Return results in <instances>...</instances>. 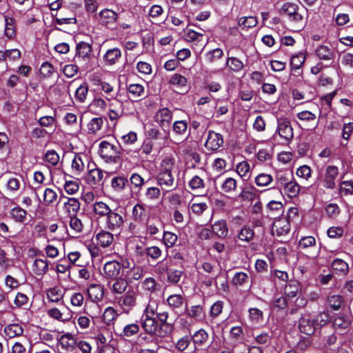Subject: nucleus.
I'll list each match as a JSON object with an SVG mask.
<instances>
[{"label": "nucleus", "mask_w": 353, "mask_h": 353, "mask_svg": "<svg viewBox=\"0 0 353 353\" xmlns=\"http://www.w3.org/2000/svg\"><path fill=\"white\" fill-rule=\"evenodd\" d=\"M156 121L164 132V138H169L172 112L167 108L159 109L156 114Z\"/></svg>", "instance_id": "nucleus-6"}, {"label": "nucleus", "mask_w": 353, "mask_h": 353, "mask_svg": "<svg viewBox=\"0 0 353 353\" xmlns=\"http://www.w3.org/2000/svg\"><path fill=\"white\" fill-rule=\"evenodd\" d=\"M103 176V172L99 168H94L89 171L86 179L90 185H99Z\"/></svg>", "instance_id": "nucleus-34"}, {"label": "nucleus", "mask_w": 353, "mask_h": 353, "mask_svg": "<svg viewBox=\"0 0 353 353\" xmlns=\"http://www.w3.org/2000/svg\"><path fill=\"white\" fill-rule=\"evenodd\" d=\"M121 57V51L119 48L108 49L103 55V61L107 65H114Z\"/></svg>", "instance_id": "nucleus-24"}, {"label": "nucleus", "mask_w": 353, "mask_h": 353, "mask_svg": "<svg viewBox=\"0 0 353 353\" xmlns=\"http://www.w3.org/2000/svg\"><path fill=\"white\" fill-rule=\"evenodd\" d=\"M224 143L223 137L221 134L213 130H209L208 139L205 143V148L210 151L216 152Z\"/></svg>", "instance_id": "nucleus-11"}, {"label": "nucleus", "mask_w": 353, "mask_h": 353, "mask_svg": "<svg viewBox=\"0 0 353 353\" xmlns=\"http://www.w3.org/2000/svg\"><path fill=\"white\" fill-rule=\"evenodd\" d=\"M178 240V236L176 234L171 232H164L163 236V241L165 245L169 248L174 245Z\"/></svg>", "instance_id": "nucleus-63"}, {"label": "nucleus", "mask_w": 353, "mask_h": 353, "mask_svg": "<svg viewBox=\"0 0 353 353\" xmlns=\"http://www.w3.org/2000/svg\"><path fill=\"white\" fill-rule=\"evenodd\" d=\"M331 267L336 273L346 274L349 271L348 264L341 259H335L331 263Z\"/></svg>", "instance_id": "nucleus-44"}, {"label": "nucleus", "mask_w": 353, "mask_h": 353, "mask_svg": "<svg viewBox=\"0 0 353 353\" xmlns=\"http://www.w3.org/2000/svg\"><path fill=\"white\" fill-rule=\"evenodd\" d=\"M11 216L18 222H23L26 218V211L20 207H15L10 212Z\"/></svg>", "instance_id": "nucleus-61"}, {"label": "nucleus", "mask_w": 353, "mask_h": 353, "mask_svg": "<svg viewBox=\"0 0 353 353\" xmlns=\"http://www.w3.org/2000/svg\"><path fill=\"white\" fill-rule=\"evenodd\" d=\"M166 302L173 312L176 314H179L182 310V307L185 302V297L183 294H171L167 298Z\"/></svg>", "instance_id": "nucleus-17"}, {"label": "nucleus", "mask_w": 353, "mask_h": 353, "mask_svg": "<svg viewBox=\"0 0 353 353\" xmlns=\"http://www.w3.org/2000/svg\"><path fill=\"white\" fill-rule=\"evenodd\" d=\"M101 24L110 29H114L118 14L110 9H103L99 12Z\"/></svg>", "instance_id": "nucleus-14"}, {"label": "nucleus", "mask_w": 353, "mask_h": 353, "mask_svg": "<svg viewBox=\"0 0 353 353\" xmlns=\"http://www.w3.org/2000/svg\"><path fill=\"white\" fill-rule=\"evenodd\" d=\"M185 310L190 317L197 321H201L205 317L203 307L201 305H192L190 308L186 306Z\"/></svg>", "instance_id": "nucleus-31"}, {"label": "nucleus", "mask_w": 353, "mask_h": 353, "mask_svg": "<svg viewBox=\"0 0 353 353\" xmlns=\"http://www.w3.org/2000/svg\"><path fill=\"white\" fill-rule=\"evenodd\" d=\"M13 265V261L7 257L5 250L0 248V268L6 271Z\"/></svg>", "instance_id": "nucleus-60"}, {"label": "nucleus", "mask_w": 353, "mask_h": 353, "mask_svg": "<svg viewBox=\"0 0 353 353\" xmlns=\"http://www.w3.org/2000/svg\"><path fill=\"white\" fill-rule=\"evenodd\" d=\"M237 187V182L236 179L232 177H228L223 181L221 189L225 193H230L236 190Z\"/></svg>", "instance_id": "nucleus-53"}, {"label": "nucleus", "mask_w": 353, "mask_h": 353, "mask_svg": "<svg viewBox=\"0 0 353 353\" xmlns=\"http://www.w3.org/2000/svg\"><path fill=\"white\" fill-rule=\"evenodd\" d=\"M140 325L145 333L152 337L151 341L159 344L163 339H165L159 330L158 321L155 317H150L148 314H142L140 319Z\"/></svg>", "instance_id": "nucleus-4"}, {"label": "nucleus", "mask_w": 353, "mask_h": 353, "mask_svg": "<svg viewBox=\"0 0 353 353\" xmlns=\"http://www.w3.org/2000/svg\"><path fill=\"white\" fill-rule=\"evenodd\" d=\"M276 132L281 138L290 141L294 137V131L290 121L287 118L277 119Z\"/></svg>", "instance_id": "nucleus-10"}, {"label": "nucleus", "mask_w": 353, "mask_h": 353, "mask_svg": "<svg viewBox=\"0 0 353 353\" xmlns=\"http://www.w3.org/2000/svg\"><path fill=\"white\" fill-rule=\"evenodd\" d=\"M99 152L106 163L117 164L121 161L122 148L119 144L115 145L107 141H103L99 143Z\"/></svg>", "instance_id": "nucleus-3"}, {"label": "nucleus", "mask_w": 353, "mask_h": 353, "mask_svg": "<svg viewBox=\"0 0 353 353\" xmlns=\"http://www.w3.org/2000/svg\"><path fill=\"white\" fill-rule=\"evenodd\" d=\"M88 91L89 88L88 83H82L75 91V100L79 103H83L88 96Z\"/></svg>", "instance_id": "nucleus-46"}, {"label": "nucleus", "mask_w": 353, "mask_h": 353, "mask_svg": "<svg viewBox=\"0 0 353 353\" xmlns=\"http://www.w3.org/2000/svg\"><path fill=\"white\" fill-rule=\"evenodd\" d=\"M255 342L265 347H268L271 345L272 336L270 333L261 332L260 333L255 332L253 334Z\"/></svg>", "instance_id": "nucleus-36"}, {"label": "nucleus", "mask_w": 353, "mask_h": 353, "mask_svg": "<svg viewBox=\"0 0 353 353\" xmlns=\"http://www.w3.org/2000/svg\"><path fill=\"white\" fill-rule=\"evenodd\" d=\"M70 227L75 233H81L83 232V225L81 221L77 216V215L70 216Z\"/></svg>", "instance_id": "nucleus-64"}, {"label": "nucleus", "mask_w": 353, "mask_h": 353, "mask_svg": "<svg viewBox=\"0 0 353 353\" xmlns=\"http://www.w3.org/2000/svg\"><path fill=\"white\" fill-rule=\"evenodd\" d=\"M103 125V120L101 117H95L92 119L88 123V130L89 134H96L101 130Z\"/></svg>", "instance_id": "nucleus-48"}, {"label": "nucleus", "mask_w": 353, "mask_h": 353, "mask_svg": "<svg viewBox=\"0 0 353 353\" xmlns=\"http://www.w3.org/2000/svg\"><path fill=\"white\" fill-rule=\"evenodd\" d=\"M301 186L299 183L294 179H291V181L283 187L284 192L290 197L294 198L298 196L300 192Z\"/></svg>", "instance_id": "nucleus-38"}, {"label": "nucleus", "mask_w": 353, "mask_h": 353, "mask_svg": "<svg viewBox=\"0 0 353 353\" xmlns=\"http://www.w3.org/2000/svg\"><path fill=\"white\" fill-rule=\"evenodd\" d=\"M288 296L284 295L274 296L272 301V305L277 310H283L287 308L288 305Z\"/></svg>", "instance_id": "nucleus-45"}, {"label": "nucleus", "mask_w": 353, "mask_h": 353, "mask_svg": "<svg viewBox=\"0 0 353 353\" xmlns=\"http://www.w3.org/2000/svg\"><path fill=\"white\" fill-rule=\"evenodd\" d=\"M118 316L117 312L113 307H108L103 312V321L107 325H114Z\"/></svg>", "instance_id": "nucleus-41"}, {"label": "nucleus", "mask_w": 353, "mask_h": 353, "mask_svg": "<svg viewBox=\"0 0 353 353\" xmlns=\"http://www.w3.org/2000/svg\"><path fill=\"white\" fill-rule=\"evenodd\" d=\"M290 230L289 221L286 218H280L274 221L272 225V232H276L278 236L285 235Z\"/></svg>", "instance_id": "nucleus-19"}, {"label": "nucleus", "mask_w": 353, "mask_h": 353, "mask_svg": "<svg viewBox=\"0 0 353 353\" xmlns=\"http://www.w3.org/2000/svg\"><path fill=\"white\" fill-rule=\"evenodd\" d=\"M316 54L320 59L328 61L332 59L334 52L328 46L321 45L316 49Z\"/></svg>", "instance_id": "nucleus-40"}, {"label": "nucleus", "mask_w": 353, "mask_h": 353, "mask_svg": "<svg viewBox=\"0 0 353 353\" xmlns=\"http://www.w3.org/2000/svg\"><path fill=\"white\" fill-rule=\"evenodd\" d=\"M190 339L194 343V349L197 350L207 342L208 334L204 329L201 328L195 332L192 336H190Z\"/></svg>", "instance_id": "nucleus-28"}, {"label": "nucleus", "mask_w": 353, "mask_h": 353, "mask_svg": "<svg viewBox=\"0 0 353 353\" xmlns=\"http://www.w3.org/2000/svg\"><path fill=\"white\" fill-rule=\"evenodd\" d=\"M352 320L345 314H339L334 316L332 326L336 330L345 332L351 325Z\"/></svg>", "instance_id": "nucleus-15"}, {"label": "nucleus", "mask_w": 353, "mask_h": 353, "mask_svg": "<svg viewBox=\"0 0 353 353\" xmlns=\"http://www.w3.org/2000/svg\"><path fill=\"white\" fill-rule=\"evenodd\" d=\"M97 243L103 248L110 246L114 240L113 234L109 230H101L96 235Z\"/></svg>", "instance_id": "nucleus-27"}, {"label": "nucleus", "mask_w": 353, "mask_h": 353, "mask_svg": "<svg viewBox=\"0 0 353 353\" xmlns=\"http://www.w3.org/2000/svg\"><path fill=\"white\" fill-rule=\"evenodd\" d=\"M140 327L137 323H130L124 326L123 331L119 334L123 338H130L139 333Z\"/></svg>", "instance_id": "nucleus-43"}, {"label": "nucleus", "mask_w": 353, "mask_h": 353, "mask_svg": "<svg viewBox=\"0 0 353 353\" xmlns=\"http://www.w3.org/2000/svg\"><path fill=\"white\" fill-rule=\"evenodd\" d=\"M65 207L67 209L70 216L77 215V212L80 209V203L77 199L68 198V201L64 203Z\"/></svg>", "instance_id": "nucleus-47"}, {"label": "nucleus", "mask_w": 353, "mask_h": 353, "mask_svg": "<svg viewBox=\"0 0 353 353\" xmlns=\"http://www.w3.org/2000/svg\"><path fill=\"white\" fill-rule=\"evenodd\" d=\"M224 55L223 51L219 48L210 50L205 54V59L208 63L213 64L218 60L223 58Z\"/></svg>", "instance_id": "nucleus-39"}, {"label": "nucleus", "mask_w": 353, "mask_h": 353, "mask_svg": "<svg viewBox=\"0 0 353 353\" xmlns=\"http://www.w3.org/2000/svg\"><path fill=\"white\" fill-rule=\"evenodd\" d=\"M128 183V179L124 176H115L112 179L111 185L115 191L120 192Z\"/></svg>", "instance_id": "nucleus-57"}, {"label": "nucleus", "mask_w": 353, "mask_h": 353, "mask_svg": "<svg viewBox=\"0 0 353 353\" xmlns=\"http://www.w3.org/2000/svg\"><path fill=\"white\" fill-rule=\"evenodd\" d=\"M47 297L50 302H59L63 298V294L59 289L50 288L47 291Z\"/></svg>", "instance_id": "nucleus-62"}, {"label": "nucleus", "mask_w": 353, "mask_h": 353, "mask_svg": "<svg viewBox=\"0 0 353 353\" xmlns=\"http://www.w3.org/2000/svg\"><path fill=\"white\" fill-rule=\"evenodd\" d=\"M296 117L305 123L303 128L305 130H313L318 126L319 121L316 120V115L310 111H301L297 113Z\"/></svg>", "instance_id": "nucleus-12"}, {"label": "nucleus", "mask_w": 353, "mask_h": 353, "mask_svg": "<svg viewBox=\"0 0 353 353\" xmlns=\"http://www.w3.org/2000/svg\"><path fill=\"white\" fill-rule=\"evenodd\" d=\"M61 345L68 350L72 349L77 345V341L70 333L62 335L59 339Z\"/></svg>", "instance_id": "nucleus-50"}, {"label": "nucleus", "mask_w": 353, "mask_h": 353, "mask_svg": "<svg viewBox=\"0 0 353 353\" xmlns=\"http://www.w3.org/2000/svg\"><path fill=\"white\" fill-rule=\"evenodd\" d=\"M87 293L92 302L98 303L102 301L104 296V288L101 284L92 283L88 286Z\"/></svg>", "instance_id": "nucleus-16"}, {"label": "nucleus", "mask_w": 353, "mask_h": 353, "mask_svg": "<svg viewBox=\"0 0 353 353\" xmlns=\"http://www.w3.org/2000/svg\"><path fill=\"white\" fill-rule=\"evenodd\" d=\"M23 332V329L19 323L8 324L3 329L4 334L10 339L21 336Z\"/></svg>", "instance_id": "nucleus-33"}, {"label": "nucleus", "mask_w": 353, "mask_h": 353, "mask_svg": "<svg viewBox=\"0 0 353 353\" xmlns=\"http://www.w3.org/2000/svg\"><path fill=\"white\" fill-rule=\"evenodd\" d=\"M276 184L279 190L280 193L281 192V188L286 185L291 179H294V175L292 170H284L278 171L275 175Z\"/></svg>", "instance_id": "nucleus-20"}, {"label": "nucleus", "mask_w": 353, "mask_h": 353, "mask_svg": "<svg viewBox=\"0 0 353 353\" xmlns=\"http://www.w3.org/2000/svg\"><path fill=\"white\" fill-rule=\"evenodd\" d=\"M148 181H145L144 179L137 173L132 174L130 177L131 191L137 195L141 190L143 185L148 183Z\"/></svg>", "instance_id": "nucleus-29"}, {"label": "nucleus", "mask_w": 353, "mask_h": 353, "mask_svg": "<svg viewBox=\"0 0 353 353\" xmlns=\"http://www.w3.org/2000/svg\"><path fill=\"white\" fill-rule=\"evenodd\" d=\"M103 276L108 280L117 279L121 274L119 261L112 260L107 261L103 268Z\"/></svg>", "instance_id": "nucleus-13"}, {"label": "nucleus", "mask_w": 353, "mask_h": 353, "mask_svg": "<svg viewBox=\"0 0 353 353\" xmlns=\"http://www.w3.org/2000/svg\"><path fill=\"white\" fill-rule=\"evenodd\" d=\"M132 218L136 222H143L147 219L145 208L143 204L137 203L132 208Z\"/></svg>", "instance_id": "nucleus-35"}, {"label": "nucleus", "mask_w": 353, "mask_h": 353, "mask_svg": "<svg viewBox=\"0 0 353 353\" xmlns=\"http://www.w3.org/2000/svg\"><path fill=\"white\" fill-rule=\"evenodd\" d=\"M330 321L327 312H320L314 317L310 313L302 314L298 321V329L300 332L307 336H312L317 330L325 326Z\"/></svg>", "instance_id": "nucleus-1"}, {"label": "nucleus", "mask_w": 353, "mask_h": 353, "mask_svg": "<svg viewBox=\"0 0 353 353\" xmlns=\"http://www.w3.org/2000/svg\"><path fill=\"white\" fill-rule=\"evenodd\" d=\"M343 301V297L339 294L330 295L327 297V303L334 310H339Z\"/></svg>", "instance_id": "nucleus-54"}, {"label": "nucleus", "mask_w": 353, "mask_h": 353, "mask_svg": "<svg viewBox=\"0 0 353 353\" xmlns=\"http://www.w3.org/2000/svg\"><path fill=\"white\" fill-rule=\"evenodd\" d=\"M256 191L257 190L254 185H246L241 188L238 199L241 201H252L256 198Z\"/></svg>", "instance_id": "nucleus-26"}, {"label": "nucleus", "mask_w": 353, "mask_h": 353, "mask_svg": "<svg viewBox=\"0 0 353 353\" xmlns=\"http://www.w3.org/2000/svg\"><path fill=\"white\" fill-rule=\"evenodd\" d=\"M14 22L12 17H5V34L9 39L13 38L16 34Z\"/></svg>", "instance_id": "nucleus-58"}, {"label": "nucleus", "mask_w": 353, "mask_h": 353, "mask_svg": "<svg viewBox=\"0 0 353 353\" xmlns=\"http://www.w3.org/2000/svg\"><path fill=\"white\" fill-rule=\"evenodd\" d=\"M156 316L160 332L163 334L165 338L170 337L174 332V325L168 321L169 313L166 311L157 312Z\"/></svg>", "instance_id": "nucleus-8"}, {"label": "nucleus", "mask_w": 353, "mask_h": 353, "mask_svg": "<svg viewBox=\"0 0 353 353\" xmlns=\"http://www.w3.org/2000/svg\"><path fill=\"white\" fill-rule=\"evenodd\" d=\"M280 14L287 16L288 20L292 22L303 21V14L300 11L299 6L292 2H285L280 10Z\"/></svg>", "instance_id": "nucleus-7"}, {"label": "nucleus", "mask_w": 353, "mask_h": 353, "mask_svg": "<svg viewBox=\"0 0 353 353\" xmlns=\"http://www.w3.org/2000/svg\"><path fill=\"white\" fill-rule=\"evenodd\" d=\"M339 174V169L335 165H329L326 168L324 186L326 188L334 189L336 187L335 179Z\"/></svg>", "instance_id": "nucleus-18"}, {"label": "nucleus", "mask_w": 353, "mask_h": 353, "mask_svg": "<svg viewBox=\"0 0 353 353\" xmlns=\"http://www.w3.org/2000/svg\"><path fill=\"white\" fill-rule=\"evenodd\" d=\"M301 291V283L295 279H291L287 282L284 288V294L288 298H294Z\"/></svg>", "instance_id": "nucleus-23"}, {"label": "nucleus", "mask_w": 353, "mask_h": 353, "mask_svg": "<svg viewBox=\"0 0 353 353\" xmlns=\"http://www.w3.org/2000/svg\"><path fill=\"white\" fill-rule=\"evenodd\" d=\"M305 61V56L303 53L293 55L290 60L291 70L296 72L300 69Z\"/></svg>", "instance_id": "nucleus-52"}, {"label": "nucleus", "mask_w": 353, "mask_h": 353, "mask_svg": "<svg viewBox=\"0 0 353 353\" xmlns=\"http://www.w3.org/2000/svg\"><path fill=\"white\" fill-rule=\"evenodd\" d=\"M174 165V160L170 157H165L163 159L160 170L156 176L157 184L161 187L162 190L164 188H169L166 192L173 190L174 185V176L172 174V170Z\"/></svg>", "instance_id": "nucleus-2"}, {"label": "nucleus", "mask_w": 353, "mask_h": 353, "mask_svg": "<svg viewBox=\"0 0 353 353\" xmlns=\"http://www.w3.org/2000/svg\"><path fill=\"white\" fill-rule=\"evenodd\" d=\"M226 66H228L230 69L234 72H239L243 68V62L236 57H228L226 63Z\"/></svg>", "instance_id": "nucleus-56"}, {"label": "nucleus", "mask_w": 353, "mask_h": 353, "mask_svg": "<svg viewBox=\"0 0 353 353\" xmlns=\"http://www.w3.org/2000/svg\"><path fill=\"white\" fill-rule=\"evenodd\" d=\"M119 303L121 305L127 307L129 309L133 307L136 305V294L134 291L132 290H128L121 297Z\"/></svg>", "instance_id": "nucleus-37"}, {"label": "nucleus", "mask_w": 353, "mask_h": 353, "mask_svg": "<svg viewBox=\"0 0 353 353\" xmlns=\"http://www.w3.org/2000/svg\"><path fill=\"white\" fill-rule=\"evenodd\" d=\"M169 83L179 89L178 92L180 94L186 93L188 91V80L181 74H173L170 77Z\"/></svg>", "instance_id": "nucleus-21"}, {"label": "nucleus", "mask_w": 353, "mask_h": 353, "mask_svg": "<svg viewBox=\"0 0 353 353\" xmlns=\"http://www.w3.org/2000/svg\"><path fill=\"white\" fill-rule=\"evenodd\" d=\"M63 89H64V86L61 85L51 86L48 92V100L51 103H61Z\"/></svg>", "instance_id": "nucleus-30"}, {"label": "nucleus", "mask_w": 353, "mask_h": 353, "mask_svg": "<svg viewBox=\"0 0 353 353\" xmlns=\"http://www.w3.org/2000/svg\"><path fill=\"white\" fill-rule=\"evenodd\" d=\"M92 46L85 41H80L76 46V54L74 60L76 62L85 61V64L92 58Z\"/></svg>", "instance_id": "nucleus-9"}, {"label": "nucleus", "mask_w": 353, "mask_h": 353, "mask_svg": "<svg viewBox=\"0 0 353 353\" xmlns=\"http://www.w3.org/2000/svg\"><path fill=\"white\" fill-rule=\"evenodd\" d=\"M213 233L220 239H225L228 235V227L225 219H220L212 225Z\"/></svg>", "instance_id": "nucleus-22"}, {"label": "nucleus", "mask_w": 353, "mask_h": 353, "mask_svg": "<svg viewBox=\"0 0 353 353\" xmlns=\"http://www.w3.org/2000/svg\"><path fill=\"white\" fill-rule=\"evenodd\" d=\"M273 181V177L272 175L261 173L259 174L254 179V182L258 187H265L268 185Z\"/></svg>", "instance_id": "nucleus-55"}, {"label": "nucleus", "mask_w": 353, "mask_h": 353, "mask_svg": "<svg viewBox=\"0 0 353 353\" xmlns=\"http://www.w3.org/2000/svg\"><path fill=\"white\" fill-rule=\"evenodd\" d=\"M254 232L250 225H244L240 230L238 237L241 241L250 242L254 238Z\"/></svg>", "instance_id": "nucleus-51"}, {"label": "nucleus", "mask_w": 353, "mask_h": 353, "mask_svg": "<svg viewBox=\"0 0 353 353\" xmlns=\"http://www.w3.org/2000/svg\"><path fill=\"white\" fill-rule=\"evenodd\" d=\"M112 281H114L112 284V291L114 294H123L130 283L127 281L125 277L118 276L117 279H111Z\"/></svg>", "instance_id": "nucleus-32"}, {"label": "nucleus", "mask_w": 353, "mask_h": 353, "mask_svg": "<svg viewBox=\"0 0 353 353\" xmlns=\"http://www.w3.org/2000/svg\"><path fill=\"white\" fill-rule=\"evenodd\" d=\"M188 129V122L185 120H179L173 123L172 130L177 135H184Z\"/></svg>", "instance_id": "nucleus-59"}, {"label": "nucleus", "mask_w": 353, "mask_h": 353, "mask_svg": "<svg viewBox=\"0 0 353 353\" xmlns=\"http://www.w3.org/2000/svg\"><path fill=\"white\" fill-rule=\"evenodd\" d=\"M143 276V269L141 266L133 264L132 268L126 270L125 278L130 283H133L135 281H139Z\"/></svg>", "instance_id": "nucleus-25"}, {"label": "nucleus", "mask_w": 353, "mask_h": 353, "mask_svg": "<svg viewBox=\"0 0 353 353\" xmlns=\"http://www.w3.org/2000/svg\"><path fill=\"white\" fill-rule=\"evenodd\" d=\"M183 274L182 270L170 268L167 274V281L172 285H177Z\"/></svg>", "instance_id": "nucleus-49"}, {"label": "nucleus", "mask_w": 353, "mask_h": 353, "mask_svg": "<svg viewBox=\"0 0 353 353\" xmlns=\"http://www.w3.org/2000/svg\"><path fill=\"white\" fill-rule=\"evenodd\" d=\"M124 225L123 212L118 208L111 210L105 216V228L112 232L121 231Z\"/></svg>", "instance_id": "nucleus-5"}, {"label": "nucleus", "mask_w": 353, "mask_h": 353, "mask_svg": "<svg viewBox=\"0 0 353 353\" xmlns=\"http://www.w3.org/2000/svg\"><path fill=\"white\" fill-rule=\"evenodd\" d=\"M112 209L103 201H96L93 204V211L99 217H105Z\"/></svg>", "instance_id": "nucleus-42"}]
</instances>
